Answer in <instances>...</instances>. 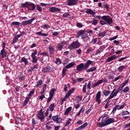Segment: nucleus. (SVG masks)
<instances>
[{
	"instance_id": "1",
	"label": "nucleus",
	"mask_w": 130,
	"mask_h": 130,
	"mask_svg": "<svg viewBox=\"0 0 130 130\" xmlns=\"http://www.w3.org/2000/svg\"><path fill=\"white\" fill-rule=\"evenodd\" d=\"M86 14H89V15H91L92 17H94V18H96L97 19H103L104 21H105L108 25H110V24H112L113 23V20L112 18L109 16L104 15L103 17L101 16H94L96 15V12L93 11L91 9H87L86 11L85 12Z\"/></svg>"
},
{
	"instance_id": "2",
	"label": "nucleus",
	"mask_w": 130,
	"mask_h": 130,
	"mask_svg": "<svg viewBox=\"0 0 130 130\" xmlns=\"http://www.w3.org/2000/svg\"><path fill=\"white\" fill-rule=\"evenodd\" d=\"M115 122V119L109 118L107 119V116H104L102 119L101 122H98L97 125L99 127H104L106 125H109L111 123Z\"/></svg>"
},
{
	"instance_id": "3",
	"label": "nucleus",
	"mask_w": 130,
	"mask_h": 130,
	"mask_svg": "<svg viewBox=\"0 0 130 130\" xmlns=\"http://www.w3.org/2000/svg\"><path fill=\"white\" fill-rule=\"evenodd\" d=\"M93 61L91 60H88L84 64V63H81L80 64L77 65L76 67V70L78 72H83V71H87L89 69L90 66H93Z\"/></svg>"
},
{
	"instance_id": "4",
	"label": "nucleus",
	"mask_w": 130,
	"mask_h": 130,
	"mask_svg": "<svg viewBox=\"0 0 130 130\" xmlns=\"http://www.w3.org/2000/svg\"><path fill=\"white\" fill-rule=\"evenodd\" d=\"M21 7L22 8H27L28 11H34L36 8V5L32 3L26 2L25 3L21 4Z\"/></svg>"
},
{
	"instance_id": "5",
	"label": "nucleus",
	"mask_w": 130,
	"mask_h": 130,
	"mask_svg": "<svg viewBox=\"0 0 130 130\" xmlns=\"http://www.w3.org/2000/svg\"><path fill=\"white\" fill-rule=\"evenodd\" d=\"M81 37L82 39H83L84 42L89 40V37L88 35L85 32V30H80L77 32V38H80Z\"/></svg>"
},
{
	"instance_id": "6",
	"label": "nucleus",
	"mask_w": 130,
	"mask_h": 130,
	"mask_svg": "<svg viewBox=\"0 0 130 130\" xmlns=\"http://www.w3.org/2000/svg\"><path fill=\"white\" fill-rule=\"evenodd\" d=\"M80 44L78 41H74L72 42L69 46L68 48L70 50H73V49H77L80 47Z\"/></svg>"
},
{
	"instance_id": "7",
	"label": "nucleus",
	"mask_w": 130,
	"mask_h": 130,
	"mask_svg": "<svg viewBox=\"0 0 130 130\" xmlns=\"http://www.w3.org/2000/svg\"><path fill=\"white\" fill-rule=\"evenodd\" d=\"M120 91V90L119 89V88H118L117 90L116 89H114L109 96L107 99L106 101L109 102V100H111L112 98H114V97L116 96L117 95V93H119Z\"/></svg>"
},
{
	"instance_id": "8",
	"label": "nucleus",
	"mask_w": 130,
	"mask_h": 130,
	"mask_svg": "<svg viewBox=\"0 0 130 130\" xmlns=\"http://www.w3.org/2000/svg\"><path fill=\"white\" fill-rule=\"evenodd\" d=\"M37 117L38 119H40L41 122H44L45 116H44V114L43 113V111H42V109H41L38 112Z\"/></svg>"
},
{
	"instance_id": "9",
	"label": "nucleus",
	"mask_w": 130,
	"mask_h": 130,
	"mask_svg": "<svg viewBox=\"0 0 130 130\" xmlns=\"http://www.w3.org/2000/svg\"><path fill=\"white\" fill-rule=\"evenodd\" d=\"M36 19V18L35 17H33L28 20L22 21L21 25H22V26H28V25H31V24L33 23V21H35Z\"/></svg>"
},
{
	"instance_id": "10",
	"label": "nucleus",
	"mask_w": 130,
	"mask_h": 130,
	"mask_svg": "<svg viewBox=\"0 0 130 130\" xmlns=\"http://www.w3.org/2000/svg\"><path fill=\"white\" fill-rule=\"evenodd\" d=\"M5 48H6V43H3V49L1 51V55H2V58L7 57V51H6Z\"/></svg>"
},
{
	"instance_id": "11",
	"label": "nucleus",
	"mask_w": 130,
	"mask_h": 130,
	"mask_svg": "<svg viewBox=\"0 0 130 130\" xmlns=\"http://www.w3.org/2000/svg\"><path fill=\"white\" fill-rule=\"evenodd\" d=\"M36 54H37V50L35 49L34 52H32L31 55L33 63H37V60H38V59H37V57L36 56Z\"/></svg>"
},
{
	"instance_id": "12",
	"label": "nucleus",
	"mask_w": 130,
	"mask_h": 130,
	"mask_svg": "<svg viewBox=\"0 0 130 130\" xmlns=\"http://www.w3.org/2000/svg\"><path fill=\"white\" fill-rule=\"evenodd\" d=\"M52 119L54 121H55L56 123H61L62 121V118H61V117H59V116L58 115L53 116L52 117Z\"/></svg>"
},
{
	"instance_id": "13",
	"label": "nucleus",
	"mask_w": 130,
	"mask_h": 130,
	"mask_svg": "<svg viewBox=\"0 0 130 130\" xmlns=\"http://www.w3.org/2000/svg\"><path fill=\"white\" fill-rule=\"evenodd\" d=\"M54 71V69H53V68L50 66H48L42 69V72H43V73H49L50 72H53Z\"/></svg>"
},
{
	"instance_id": "14",
	"label": "nucleus",
	"mask_w": 130,
	"mask_h": 130,
	"mask_svg": "<svg viewBox=\"0 0 130 130\" xmlns=\"http://www.w3.org/2000/svg\"><path fill=\"white\" fill-rule=\"evenodd\" d=\"M78 0H67V5L68 6H77L78 4Z\"/></svg>"
},
{
	"instance_id": "15",
	"label": "nucleus",
	"mask_w": 130,
	"mask_h": 130,
	"mask_svg": "<svg viewBox=\"0 0 130 130\" xmlns=\"http://www.w3.org/2000/svg\"><path fill=\"white\" fill-rule=\"evenodd\" d=\"M37 69H38V64H36L33 67H31L29 69H28V73H32V72H35Z\"/></svg>"
},
{
	"instance_id": "16",
	"label": "nucleus",
	"mask_w": 130,
	"mask_h": 130,
	"mask_svg": "<svg viewBox=\"0 0 130 130\" xmlns=\"http://www.w3.org/2000/svg\"><path fill=\"white\" fill-rule=\"evenodd\" d=\"M106 48V47H105V46H101L95 53V55H97V54H100L101 52H103Z\"/></svg>"
},
{
	"instance_id": "17",
	"label": "nucleus",
	"mask_w": 130,
	"mask_h": 130,
	"mask_svg": "<svg viewBox=\"0 0 130 130\" xmlns=\"http://www.w3.org/2000/svg\"><path fill=\"white\" fill-rule=\"evenodd\" d=\"M117 58V56L116 55H113L111 57H108L106 62H109V61H112V60H114V59H116Z\"/></svg>"
},
{
	"instance_id": "18",
	"label": "nucleus",
	"mask_w": 130,
	"mask_h": 130,
	"mask_svg": "<svg viewBox=\"0 0 130 130\" xmlns=\"http://www.w3.org/2000/svg\"><path fill=\"white\" fill-rule=\"evenodd\" d=\"M43 32V30H42L41 31H38L36 32V35H38V36H43L44 37H46L48 36V34H44Z\"/></svg>"
},
{
	"instance_id": "19",
	"label": "nucleus",
	"mask_w": 130,
	"mask_h": 130,
	"mask_svg": "<svg viewBox=\"0 0 130 130\" xmlns=\"http://www.w3.org/2000/svg\"><path fill=\"white\" fill-rule=\"evenodd\" d=\"M49 11L52 13H54L55 12H59V11H60V9L56 7H51L49 8Z\"/></svg>"
},
{
	"instance_id": "20",
	"label": "nucleus",
	"mask_w": 130,
	"mask_h": 130,
	"mask_svg": "<svg viewBox=\"0 0 130 130\" xmlns=\"http://www.w3.org/2000/svg\"><path fill=\"white\" fill-rule=\"evenodd\" d=\"M57 49L59 51H61L63 47V42H61L60 43H58L57 46Z\"/></svg>"
},
{
	"instance_id": "21",
	"label": "nucleus",
	"mask_w": 130,
	"mask_h": 130,
	"mask_svg": "<svg viewBox=\"0 0 130 130\" xmlns=\"http://www.w3.org/2000/svg\"><path fill=\"white\" fill-rule=\"evenodd\" d=\"M30 99H31V98H30V96H26L25 98V100H24V102L22 105L23 107L26 106V105L28 104V102H29Z\"/></svg>"
},
{
	"instance_id": "22",
	"label": "nucleus",
	"mask_w": 130,
	"mask_h": 130,
	"mask_svg": "<svg viewBox=\"0 0 130 130\" xmlns=\"http://www.w3.org/2000/svg\"><path fill=\"white\" fill-rule=\"evenodd\" d=\"M87 125H88V123L85 122L83 124L79 126L78 128H76L75 130H82L83 129V128H85L86 126H87Z\"/></svg>"
},
{
	"instance_id": "23",
	"label": "nucleus",
	"mask_w": 130,
	"mask_h": 130,
	"mask_svg": "<svg viewBox=\"0 0 130 130\" xmlns=\"http://www.w3.org/2000/svg\"><path fill=\"white\" fill-rule=\"evenodd\" d=\"M97 70V67H93L90 68L89 69L86 70V73H91L92 72H95Z\"/></svg>"
},
{
	"instance_id": "24",
	"label": "nucleus",
	"mask_w": 130,
	"mask_h": 130,
	"mask_svg": "<svg viewBox=\"0 0 130 130\" xmlns=\"http://www.w3.org/2000/svg\"><path fill=\"white\" fill-rule=\"evenodd\" d=\"M20 38L18 35L15 36L14 38H13V40L12 41V42L11 43V44H15V43H17V41H18V40Z\"/></svg>"
},
{
	"instance_id": "25",
	"label": "nucleus",
	"mask_w": 130,
	"mask_h": 130,
	"mask_svg": "<svg viewBox=\"0 0 130 130\" xmlns=\"http://www.w3.org/2000/svg\"><path fill=\"white\" fill-rule=\"evenodd\" d=\"M55 107V106L54 105V104H51L48 109H49V111H53L54 110V108Z\"/></svg>"
},
{
	"instance_id": "26",
	"label": "nucleus",
	"mask_w": 130,
	"mask_h": 130,
	"mask_svg": "<svg viewBox=\"0 0 130 130\" xmlns=\"http://www.w3.org/2000/svg\"><path fill=\"white\" fill-rule=\"evenodd\" d=\"M74 66H76V63H74V62H71L69 64H68V65H67L65 68H66V69H71V68H73V67H74Z\"/></svg>"
},
{
	"instance_id": "27",
	"label": "nucleus",
	"mask_w": 130,
	"mask_h": 130,
	"mask_svg": "<svg viewBox=\"0 0 130 130\" xmlns=\"http://www.w3.org/2000/svg\"><path fill=\"white\" fill-rule=\"evenodd\" d=\"M72 110V107H69L64 112V115H68L70 113V111Z\"/></svg>"
},
{
	"instance_id": "28",
	"label": "nucleus",
	"mask_w": 130,
	"mask_h": 130,
	"mask_svg": "<svg viewBox=\"0 0 130 130\" xmlns=\"http://www.w3.org/2000/svg\"><path fill=\"white\" fill-rule=\"evenodd\" d=\"M20 62H24L25 65L28 64V59H26L25 57H23L20 60Z\"/></svg>"
},
{
	"instance_id": "29",
	"label": "nucleus",
	"mask_w": 130,
	"mask_h": 130,
	"mask_svg": "<svg viewBox=\"0 0 130 130\" xmlns=\"http://www.w3.org/2000/svg\"><path fill=\"white\" fill-rule=\"evenodd\" d=\"M124 76L123 75H120L117 77H116L114 80H113V82H116V81H118V80H121V79H123Z\"/></svg>"
},
{
	"instance_id": "30",
	"label": "nucleus",
	"mask_w": 130,
	"mask_h": 130,
	"mask_svg": "<svg viewBox=\"0 0 130 130\" xmlns=\"http://www.w3.org/2000/svg\"><path fill=\"white\" fill-rule=\"evenodd\" d=\"M125 69H126V66H120V67L118 68V70L119 72H122V71H123V70H124Z\"/></svg>"
},
{
	"instance_id": "31",
	"label": "nucleus",
	"mask_w": 130,
	"mask_h": 130,
	"mask_svg": "<svg viewBox=\"0 0 130 130\" xmlns=\"http://www.w3.org/2000/svg\"><path fill=\"white\" fill-rule=\"evenodd\" d=\"M55 63L56 64L59 65V64H61L62 63V62H61V60H60V59H59V58H56Z\"/></svg>"
},
{
	"instance_id": "32",
	"label": "nucleus",
	"mask_w": 130,
	"mask_h": 130,
	"mask_svg": "<svg viewBox=\"0 0 130 130\" xmlns=\"http://www.w3.org/2000/svg\"><path fill=\"white\" fill-rule=\"evenodd\" d=\"M119 107V105H116V106L113 108L112 111V114H114L115 113V112L116 111V110H117V109H118Z\"/></svg>"
},
{
	"instance_id": "33",
	"label": "nucleus",
	"mask_w": 130,
	"mask_h": 130,
	"mask_svg": "<svg viewBox=\"0 0 130 130\" xmlns=\"http://www.w3.org/2000/svg\"><path fill=\"white\" fill-rule=\"evenodd\" d=\"M106 31H104L103 32L99 33L98 35L99 37H104L106 35Z\"/></svg>"
},
{
	"instance_id": "34",
	"label": "nucleus",
	"mask_w": 130,
	"mask_h": 130,
	"mask_svg": "<svg viewBox=\"0 0 130 130\" xmlns=\"http://www.w3.org/2000/svg\"><path fill=\"white\" fill-rule=\"evenodd\" d=\"M103 94H104V95H105V96L107 97V96H108L109 95V94H110V91L105 89L103 91Z\"/></svg>"
},
{
	"instance_id": "35",
	"label": "nucleus",
	"mask_w": 130,
	"mask_h": 130,
	"mask_svg": "<svg viewBox=\"0 0 130 130\" xmlns=\"http://www.w3.org/2000/svg\"><path fill=\"white\" fill-rule=\"evenodd\" d=\"M48 50L49 51L50 54L53 53L54 52V48L52 46H50L48 47Z\"/></svg>"
},
{
	"instance_id": "36",
	"label": "nucleus",
	"mask_w": 130,
	"mask_h": 130,
	"mask_svg": "<svg viewBox=\"0 0 130 130\" xmlns=\"http://www.w3.org/2000/svg\"><path fill=\"white\" fill-rule=\"evenodd\" d=\"M62 63L63 66H66V64H68V63H69V58H65L63 60Z\"/></svg>"
},
{
	"instance_id": "37",
	"label": "nucleus",
	"mask_w": 130,
	"mask_h": 130,
	"mask_svg": "<svg viewBox=\"0 0 130 130\" xmlns=\"http://www.w3.org/2000/svg\"><path fill=\"white\" fill-rule=\"evenodd\" d=\"M54 92H55V89L54 88H52L50 91L49 96H52L53 97V95H54Z\"/></svg>"
},
{
	"instance_id": "38",
	"label": "nucleus",
	"mask_w": 130,
	"mask_h": 130,
	"mask_svg": "<svg viewBox=\"0 0 130 130\" xmlns=\"http://www.w3.org/2000/svg\"><path fill=\"white\" fill-rule=\"evenodd\" d=\"M43 83V81L42 80H39L38 82H37V85H36V88H38L39 86H41Z\"/></svg>"
},
{
	"instance_id": "39",
	"label": "nucleus",
	"mask_w": 130,
	"mask_h": 130,
	"mask_svg": "<svg viewBox=\"0 0 130 130\" xmlns=\"http://www.w3.org/2000/svg\"><path fill=\"white\" fill-rule=\"evenodd\" d=\"M66 72H67V68L64 67L63 68L62 71V77H64V76L67 75V73H66Z\"/></svg>"
},
{
	"instance_id": "40",
	"label": "nucleus",
	"mask_w": 130,
	"mask_h": 130,
	"mask_svg": "<svg viewBox=\"0 0 130 130\" xmlns=\"http://www.w3.org/2000/svg\"><path fill=\"white\" fill-rule=\"evenodd\" d=\"M40 55H42L43 56H47L48 57L49 56L48 52H43L42 53H41Z\"/></svg>"
},
{
	"instance_id": "41",
	"label": "nucleus",
	"mask_w": 130,
	"mask_h": 130,
	"mask_svg": "<svg viewBox=\"0 0 130 130\" xmlns=\"http://www.w3.org/2000/svg\"><path fill=\"white\" fill-rule=\"evenodd\" d=\"M93 51V48L92 47H89L87 49V51L86 52V54H89V53H90V52Z\"/></svg>"
},
{
	"instance_id": "42",
	"label": "nucleus",
	"mask_w": 130,
	"mask_h": 130,
	"mask_svg": "<svg viewBox=\"0 0 130 130\" xmlns=\"http://www.w3.org/2000/svg\"><path fill=\"white\" fill-rule=\"evenodd\" d=\"M20 24H21L20 22H19L18 21H15V22H13L11 23V25H12V26H19V25H20Z\"/></svg>"
},
{
	"instance_id": "43",
	"label": "nucleus",
	"mask_w": 130,
	"mask_h": 130,
	"mask_svg": "<svg viewBox=\"0 0 130 130\" xmlns=\"http://www.w3.org/2000/svg\"><path fill=\"white\" fill-rule=\"evenodd\" d=\"M87 88V83H85L83 85V87L82 89V91L83 93H86V88Z\"/></svg>"
},
{
	"instance_id": "44",
	"label": "nucleus",
	"mask_w": 130,
	"mask_h": 130,
	"mask_svg": "<svg viewBox=\"0 0 130 130\" xmlns=\"http://www.w3.org/2000/svg\"><path fill=\"white\" fill-rule=\"evenodd\" d=\"M92 24V25H94V26H96V25L98 24V20L95 19V18H93Z\"/></svg>"
},
{
	"instance_id": "45",
	"label": "nucleus",
	"mask_w": 130,
	"mask_h": 130,
	"mask_svg": "<svg viewBox=\"0 0 130 130\" xmlns=\"http://www.w3.org/2000/svg\"><path fill=\"white\" fill-rule=\"evenodd\" d=\"M18 78L19 79V81H20V82L25 80V76H21L19 75L18 76Z\"/></svg>"
},
{
	"instance_id": "46",
	"label": "nucleus",
	"mask_w": 130,
	"mask_h": 130,
	"mask_svg": "<svg viewBox=\"0 0 130 130\" xmlns=\"http://www.w3.org/2000/svg\"><path fill=\"white\" fill-rule=\"evenodd\" d=\"M72 119L69 118V120L66 121L64 126H68V125H69L70 123H71V121H72Z\"/></svg>"
},
{
	"instance_id": "47",
	"label": "nucleus",
	"mask_w": 130,
	"mask_h": 130,
	"mask_svg": "<svg viewBox=\"0 0 130 130\" xmlns=\"http://www.w3.org/2000/svg\"><path fill=\"white\" fill-rule=\"evenodd\" d=\"M128 91H129V87H125L123 90V93H127Z\"/></svg>"
},
{
	"instance_id": "48",
	"label": "nucleus",
	"mask_w": 130,
	"mask_h": 130,
	"mask_svg": "<svg viewBox=\"0 0 130 130\" xmlns=\"http://www.w3.org/2000/svg\"><path fill=\"white\" fill-rule=\"evenodd\" d=\"M36 8L37 10H38L39 12H42V8L41 7V6L38 5H37Z\"/></svg>"
},
{
	"instance_id": "49",
	"label": "nucleus",
	"mask_w": 130,
	"mask_h": 130,
	"mask_svg": "<svg viewBox=\"0 0 130 130\" xmlns=\"http://www.w3.org/2000/svg\"><path fill=\"white\" fill-rule=\"evenodd\" d=\"M76 26H77V27H78V28H82L84 26V25L80 22H78L76 24Z\"/></svg>"
},
{
	"instance_id": "50",
	"label": "nucleus",
	"mask_w": 130,
	"mask_h": 130,
	"mask_svg": "<svg viewBox=\"0 0 130 130\" xmlns=\"http://www.w3.org/2000/svg\"><path fill=\"white\" fill-rule=\"evenodd\" d=\"M129 114V112L127 111H124L122 112V115H127Z\"/></svg>"
},
{
	"instance_id": "51",
	"label": "nucleus",
	"mask_w": 130,
	"mask_h": 130,
	"mask_svg": "<svg viewBox=\"0 0 130 130\" xmlns=\"http://www.w3.org/2000/svg\"><path fill=\"white\" fill-rule=\"evenodd\" d=\"M31 121H32V125H33L34 126H35V124L37 123V122H36V120H35V118H32L31 119Z\"/></svg>"
},
{
	"instance_id": "52",
	"label": "nucleus",
	"mask_w": 130,
	"mask_h": 130,
	"mask_svg": "<svg viewBox=\"0 0 130 130\" xmlns=\"http://www.w3.org/2000/svg\"><path fill=\"white\" fill-rule=\"evenodd\" d=\"M128 81H129V79H127L126 80V81L125 82H124L123 83H122L121 84L122 86H123V87H124V86H125V85H126V84H127L128 83Z\"/></svg>"
},
{
	"instance_id": "53",
	"label": "nucleus",
	"mask_w": 130,
	"mask_h": 130,
	"mask_svg": "<svg viewBox=\"0 0 130 130\" xmlns=\"http://www.w3.org/2000/svg\"><path fill=\"white\" fill-rule=\"evenodd\" d=\"M101 91H99L96 93L95 98H101Z\"/></svg>"
},
{
	"instance_id": "54",
	"label": "nucleus",
	"mask_w": 130,
	"mask_h": 130,
	"mask_svg": "<svg viewBox=\"0 0 130 130\" xmlns=\"http://www.w3.org/2000/svg\"><path fill=\"white\" fill-rule=\"evenodd\" d=\"M34 93H35V91L32 89L31 91H30L29 93L27 95V96H28L29 97H31V96H32V95H33Z\"/></svg>"
},
{
	"instance_id": "55",
	"label": "nucleus",
	"mask_w": 130,
	"mask_h": 130,
	"mask_svg": "<svg viewBox=\"0 0 130 130\" xmlns=\"http://www.w3.org/2000/svg\"><path fill=\"white\" fill-rule=\"evenodd\" d=\"M95 101L96 102H97L98 105H99V104L101 103V100L100 99V98H95Z\"/></svg>"
},
{
	"instance_id": "56",
	"label": "nucleus",
	"mask_w": 130,
	"mask_h": 130,
	"mask_svg": "<svg viewBox=\"0 0 130 130\" xmlns=\"http://www.w3.org/2000/svg\"><path fill=\"white\" fill-rule=\"evenodd\" d=\"M41 27L43 28H46L47 29H48V28H50V26H49V25H48V24H44V25H42L41 26Z\"/></svg>"
},
{
	"instance_id": "57",
	"label": "nucleus",
	"mask_w": 130,
	"mask_h": 130,
	"mask_svg": "<svg viewBox=\"0 0 130 130\" xmlns=\"http://www.w3.org/2000/svg\"><path fill=\"white\" fill-rule=\"evenodd\" d=\"M20 34L19 35H18L17 36L19 37V38H20L21 36H23V35H24L25 34V31H20Z\"/></svg>"
},
{
	"instance_id": "58",
	"label": "nucleus",
	"mask_w": 130,
	"mask_h": 130,
	"mask_svg": "<svg viewBox=\"0 0 130 130\" xmlns=\"http://www.w3.org/2000/svg\"><path fill=\"white\" fill-rule=\"evenodd\" d=\"M69 16H70V14L69 13H68V12L64 13L63 14V17L64 18H68V17H69Z\"/></svg>"
},
{
	"instance_id": "59",
	"label": "nucleus",
	"mask_w": 130,
	"mask_h": 130,
	"mask_svg": "<svg viewBox=\"0 0 130 130\" xmlns=\"http://www.w3.org/2000/svg\"><path fill=\"white\" fill-rule=\"evenodd\" d=\"M77 81L79 83H81V82H83V81H84V78H77Z\"/></svg>"
},
{
	"instance_id": "60",
	"label": "nucleus",
	"mask_w": 130,
	"mask_h": 130,
	"mask_svg": "<svg viewBox=\"0 0 130 130\" xmlns=\"http://www.w3.org/2000/svg\"><path fill=\"white\" fill-rule=\"evenodd\" d=\"M59 34V33L57 31H54L52 32V36H54V37H55V36H57Z\"/></svg>"
},
{
	"instance_id": "61",
	"label": "nucleus",
	"mask_w": 130,
	"mask_h": 130,
	"mask_svg": "<svg viewBox=\"0 0 130 130\" xmlns=\"http://www.w3.org/2000/svg\"><path fill=\"white\" fill-rule=\"evenodd\" d=\"M49 123H46V127L47 129H51V128H52V127H51V126L48 125Z\"/></svg>"
},
{
	"instance_id": "62",
	"label": "nucleus",
	"mask_w": 130,
	"mask_h": 130,
	"mask_svg": "<svg viewBox=\"0 0 130 130\" xmlns=\"http://www.w3.org/2000/svg\"><path fill=\"white\" fill-rule=\"evenodd\" d=\"M52 97L51 95H49V97L48 98L47 102V103H49V102H50V101H51V99H52Z\"/></svg>"
},
{
	"instance_id": "63",
	"label": "nucleus",
	"mask_w": 130,
	"mask_h": 130,
	"mask_svg": "<svg viewBox=\"0 0 130 130\" xmlns=\"http://www.w3.org/2000/svg\"><path fill=\"white\" fill-rule=\"evenodd\" d=\"M100 23L101 24V25H106V21L104 20H101L100 21Z\"/></svg>"
},
{
	"instance_id": "64",
	"label": "nucleus",
	"mask_w": 130,
	"mask_h": 130,
	"mask_svg": "<svg viewBox=\"0 0 130 130\" xmlns=\"http://www.w3.org/2000/svg\"><path fill=\"white\" fill-rule=\"evenodd\" d=\"M21 87L19 86H16L15 87V89L16 91V92H19V91H20V88Z\"/></svg>"
}]
</instances>
